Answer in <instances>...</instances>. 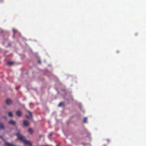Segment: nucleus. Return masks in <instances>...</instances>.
<instances>
[{
	"instance_id": "20e7f679",
	"label": "nucleus",
	"mask_w": 146,
	"mask_h": 146,
	"mask_svg": "<svg viewBox=\"0 0 146 146\" xmlns=\"http://www.w3.org/2000/svg\"><path fill=\"white\" fill-rule=\"evenodd\" d=\"M23 124L24 126H27L29 125V123L28 121L27 120H24L23 122Z\"/></svg>"
},
{
	"instance_id": "ddd939ff",
	"label": "nucleus",
	"mask_w": 146,
	"mask_h": 146,
	"mask_svg": "<svg viewBox=\"0 0 146 146\" xmlns=\"http://www.w3.org/2000/svg\"><path fill=\"white\" fill-rule=\"evenodd\" d=\"M29 113L30 116H31V117H33L32 114V113L30 111L28 110L27 111Z\"/></svg>"
},
{
	"instance_id": "423d86ee",
	"label": "nucleus",
	"mask_w": 146,
	"mask_h": 146,
	"mask_svg": "<svg viewBox=\"0 0 146 146\" xmlns=\"http://www.w3.org/2000/svg\"><path fill=\"white\" fill-rule=\"evenodd\" d=\"M9 123L13 125H15V121H13L12 120H10L9 122Z\"/></svg>"
},
{
	"instance_id": "412c9836",
	"label": "nucleus",
	"mask_w": 146,
	"mask_h": 146,
	"mask_svg": "<svg viewBox=\"0 0 146 146\" xmlns=\"http://www.w3.org/2000/svg\"><path fill=\"white\" fill-rule=\"evenodd\" d=\"M2 138V136H0V138Z\"/></svg>"
},
{
	"instance_id": "39448f33",
	"label": "nucleus",
	"mask_w": 146,
	"mask_h": 146,
	"mask_svg": "<svg viewBox=\"0 0 146 146\" xmlns=\"http://www.w3.org/2000/svg\"><path fill=\"white\" fill-rule=\"evenodd\" d=\"M16 115L18 116H20L22 114L21 111L20 110H18L16 112Z\"/></svg>"
},
{
	"instance_id": "aec40b11",
	"label": "nucleus",
	"mask_w": 146,
	"mask_h": 146,
	"mask_svg": "<svg viewBox=\"0 0 146 146\" xmlns=\"http://www.w3.org/2000/svg\"><path fill=\"white\" fill-rule=\"evenodd\" d=\"M33 104L32 103H29V105H33Z\"/></svg>"
},
{
	"instance_id": "6e6552de",
	"label": "nucleus",
	"mask_w": 146,
	"mask_h": 146,
	"mask_svg": "<svg viewBox=\"0 0 146 146\" xmlns=\"http://www.w3.org/2000/svg\"><path fill=\"white\" fill-rule=\"evenodd\" d=\"M4 128V126L3 124L1 122H0V129H3Z\"/></svg>"
},
{
	"instance_id": "9b49d317",
	"label": "nucleus",
	"mask_w": 146,
	"mask_h": 146,
	"mask_svg": "<svg viewBox=\"0 0 146 146\" xmlns=\"http://www.w3.org/2000/svg\"><path fill=\"white\" fill-rule=\"evenodd\" d=\"M14 63V62H8V64L9 65H11L13 64Z\"/></svg>"
},
{
	"instance_id": "4468645a",
	"label": "nucleus",
	"mask_w": 146,
	"mask_h": 146,
	"mask_svg": "<svg viewBox=\"0 0 146 146\" xmlns=\"http://www.w3.org/2000/svg\"><path fill=\"white\" fill-rule=\"evenodd\" d=\"M62 104V102H60L58 105V106L59 107L61 106Z\"/></svg>"
},
{
	"instance_id": "4be33fe9",
	"label": "nucleus",
	"mask_w": 146,
	"mask_h": 146,
	"mask_svg": "<svg viewBox=\"0 0 146 146\" xmlns=\"http://www.w3.org/2000/svg\"><path fill=\"white\" fill-rule=\"evenodd\" d=\"M56 146H59L58 145H56Z\"/></svg>"
},
{
	"instance_id": "9d476101",
	"label": "nucleus",
	"mask_w": 146,
	"mask_h": 146,
	"mask_svg": "<svg viewBox=\"0 0 146 146\" xmlns=\"http://www.w3.org/2000/svg\"><path fill=\"white\" fill-rule=\"evenodd\" d=\"M8 115L10 117H12L13 115V113L11 112H9L8 113Z\"/></svg>"
},
{
	"instance_id": "f257e3e1",
	"label": "nucleus",
	"mask_w": 146,
	"mask_h": 146,
	"mask_svg": "<svg viewBox=\"0 0 146 146\" xmlns=\"http://www.w3.org/2000/svg\"><path fill=\"white\" fill-rule=\"evenodd\" d=\"M17 137V139L20 141H21L23 143L24 141L26 140V139L25 136L21 135L20 133H18L16 134Z\"/></svg>"
},
{
	"instance_id": "f8f14e48",
	"label": "nucleus",
	"mask_w": 146,
	"mask_h": 146,
	"mask_svg": "<svg viewBox=\"0 0 146 146\" xmlns=\"http://www.w3.org/2000/svg\"><path fill=\"white\" fill-rule=\"evenodd\" d=\"M87 118L86 117H84L83 119V121L84 123H86L87 122Z\"/></svg>"
},
{
	"instance_id": "6ab92c4d",
	"label": "nucleus",
	"mask_w": 146,
	"mask_h": 146,
	"mask_svg": "<svg viewBox=\"0 0 146 146\" xmlns=\"http://www.w3.org/2000/svg\"><path fill=\"white\" fill-rule=\"evenodd\" d=\"M26 117L28 118L29 119V117L28 116V115H26Z\"/></svg>"
},
{
	"instance_id": "7ed1b4c3",
	"label": "nucleus",
	"mask_w": 146,
	"mask_h": 146,
	"mask_svg": "<svg viewBox=\"0 0 146 146\" xmlns=\"http://www.w3.org/2000/svg\"><path fill=\"white\" fill-rule=\"evenodd\" d=\"M23 143L26 145H28V146H32V143L26 139L24 141Z\"/></svg>"
},
{
	"instance_id": "f3484780",
	"label": "nucleus",
	"mask_w": 146,
	"mask_h": 146,
	"mask_svg": "<svg viewBox=\"0 0 146 146\" xmlns=\"http://www.w3.org/2000/svg\"><path fill=\"white\" fill-rule=\"evenodd\" d=\"M20 87V86H19V87L18 88H17V87H16V89L17 90Z\"/></svg>"
},
{
	"instance_id": "1a4fd4ad",
	"label": "nucleus",
	"mask_w": 146,
	"mask_h": 146,
	"mask_svg": "<svg viewBox=\"0 0 146 146\" xmlns=\"http://www.w3.org/2000/svg\"><path fill=\"white\" fill-rule=\"evenodd\" d=\"M28 132L31 134H32L33 133V131L31 128H29L28 129Z\"/></svg>"
},
{
	"instance_id": "f03ea898",
	"label": "nucleus",
	"mask_w": 146,
	"mask_h": 146,
	"mask_svg": "<svg viewBox=\"0 0 146 146\" xmlns=\"http://www.w3.org/2000/svg\"><path fill=\"white\" fill-rule=\"evenodd\" d=\"M6 104L8 105H11L13 104L12 101L10 99H7L5 100Z\"/></svg>"
},
{
	"instance_id": "dca6fc26",
	"label": "nucleus",
	"mask_w": 146,
	"mask_h": 146,
	"mask_svg": "<svg viewBox=\"0 0 146 146\" xmlns=\"http://www.w3.org/2000/svg\"><path fill=\"white\" fill-rule=\"evenodd\" d=\"M52 133H50L49 135H48V137H49V136H52Z\"/></svg>"
},
{
	"instance_id": "0eeeda50",
	"label": "nucleus",
	"mask_w": 146,
	"mask_h": 146,
	"mask_svg": "<svg viewBox=\"0 0 146 146\" xmlns=\"http://www.w3.org/2000/svg\"><path fill=\"white\" fill-rule=\"evenodd\" d=\"M5 145L6 146H14L12 144H11L8 142H6L5 143Z\"/></svg>"
},
{
	"instance_id": "2eb2a0df",
	"label": "nucleus",
	"mask_w": 146,
	"mask_h": 146,
	"mask_svg": "<svg viewBox=\"0 0 146 146\" xmlns=\"http://www.w3.org/2000/svg\"><path fill=\"white\" fill-rule=\"evenodd\" d=\"M13 31L14 34H15L16 33V32H17L16 30H15L14 29H13Z\"/></svg>"
},
{
	"instance_id": "a211bd4d",
	"label": "nucleus",
	"mask_w": 146,
	"mask_h": 146,
	"mask_svg": "<svg viewBox=\"0 0 146 146\" xmlns=\"http://www.w3.org/2000/svg\"><path fill=\"white\" fill-rule=\"evenodd\" d=\"M38 63H39L40 64H41V61L40 60H39L38 61Z\"/></svg>"
}]
</instances>
